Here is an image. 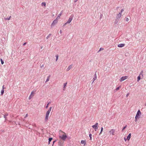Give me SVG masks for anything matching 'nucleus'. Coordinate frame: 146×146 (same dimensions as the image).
Returning <instances> with one entry per match:
<instances>
[{
  "label": "nucleus",
  "mask_w": 146,
  "mask_h": 146,
  "mask_svg": "<svg viewBox=\"0 0 146 146\" xmlns=\"http://www.w3.org/2000/svg\"><path fill=\"white\" fill-rule=\"evenodd\" d=\"M51 109H52V107H50L49 108V109L46 112V116H45V121H47L48 120L49 115V113H50V112L51 111Z\"/></svg>",
  "instance_id": "obj_1"
},
{
  "label": "nucleus",
  "mask_w": 146,
  "mask_h": 146,
  "mask_svg": "<svg viewBox=\"0 0 146 146\" xmlns=\"http://www.w3.org/2000/svg\"><path fill=\"white\" fill-rule=\"evenodd\" d=\"M124 11V10H121L120 12L119 13V14H117L116 16V19H117L118 20L119 19L121 15V13L122 12Z\"/></svg>",
  "instance_id": "obj_2"
},
{
  "label": "nucleus",
  "mask_w": 146,
  "mask_h": 146,
  "mask_svg": "<svg viewBox=\"0 0 146 146\" xmlns=\"http://www.w3.org/2000/svg\"><path fill=\"white\" fill-rule=\"evenodd\" d=\"M67 137V136L65 133H64V134L59 136V138L63 141H65Z\"/></svg>",
  "instance_id": "obj_3"
},
{
  "label": "nucleus",
  "mask_w": 146,
  "mask_h": 146,
  "mask_svg": "<svg viewBox=\"0 0 146 146\" xmlns=\"http://www.w3.org/2000/svg\"><path fill=\"white\" fill-rule=\"evenodd\" d=\"M141 114V113L139 110H138L137 112L135 117V119H138L139 118V116Z\"/></svg>",
  "instance_id": "obj_4"
},
{
  "label": "nucleus",
  "mask_w": 146,
  "mask_h": 146,
  "mask_svg": "<svg viewBox=\"0 0 146 146\" xmlns=\"http://www.w3.org/2000/svg\"><path fill=\"white\" fill-rule=\"evenodd\" d=\"M98 123H97L95 125L92 126V127L94 129L95 131H96L97 129L98 128Z\"/></svg>",
  "instance_id": "obj_5"
},
{
  "label": "nucleus",
  "mask_w": 146,
  "mask_h": 146,
  "mask_svg": "<svg viewBox=\"0 0 146 146\" xmlns=\"http://www.w3.org/2000/svg\"><path fill=\"white\" fill-rule=\"evenodd\" d=\"M73 16L71 15L69 18L68 21L67 22V23H70L73 19Z\"/></svg>",
  "instance_id": "obj_6"
},
{
  "label": "nucleus",
  "mask_w": 146,
  "mask_h": 146,
  "mask_svg": "<svg viewBox=\"0 0 146 146\" xmlns=\"http://www.w3.org/2000/svg\"><path fill=\"white\" fill-rule=\"evenodd\" d=\"M128 77L127 76H123L120 79V81L122 82L125 80L127 79V78Z\"/></svg>",
  "instance_id": "obj_7"
},
{
  "label": "nucleus",
  "mask_w": 146,
  "mask_h": 146,
  "mask_svg": "<svg viewBox=\"0 0 146 146\" xmlns=\"http://www.w3.org/2000/svg\"><path fill=\"white\" fill-rule=\"evenodd\" d=\"M115 130L114 129H111L110 131L109 132V133L110 135H114V133L115 132Z\"/></svg>",
  "instance_id": "obj_8"
},
{
  "label": "nucleus",
  "mask_w": 146,
  "mask_h": 146,
  "mask_svg": "<svg viewBox=\"0 0 146 146\" xmlns=\"http://www.w3.org/2000/svg\"><path fill=\"white\" fill-rule=\"evenodd\" d=\"M57 22L58 21L56 20V19H54L51 24V26H54L57 23Z\"/></svg>",
  "instance_id": "obj_9"
},
{
  "label": "nucleus",
  "mask_w": 146,
  "mask_h": 146,
  "mask_svg": "<svg viewBox=\"0 0 146 146\" xmlns=\"http://www.w3.org/2000/svg\"><path fill=\"white\" fill-rule=\"evenodd\" d=\"M72 64L70 65L67 68V69L66 70L67 71H69L72 68Z\"/></svg>",
  "instance_id": "obj_10"
},
{
  "label": "nucleus",
  "mask_w": 146,
  "mask_h": 146,
  "mask_svg": "<svg viewBox=\"0 0 146 146\" xmlns=\"http://www.w3.org/2000/svg\"><path fill=\"white\" fill-rule=\"evenodd\" d=\"M125 46V44H119L118 45V47H123Z\"/></svg>",
  "instance_id": "obj_11"
},
{
  "label": "nucleus",
  "mask_w": 146,
  "mask_h": 146,
  "mask_svg": "<svg viewBox=\"0 0 146 146\" xmlns=\"http://www.w3.org/2000/svg\"><path fill=\"white\" fill-rule=\"evenodd\" d=\"M63 142L61 141H60L58 142V145L60 146H62L63 145Z\"/></svg>",
  "instance_id": "obj_12"
},
{
  "label": "nucleus",
  "mask_w": 146,
  "mask_h": 146,
  "mask_svg": "<svg viewBox=\"0 0 146 146\" xmlns=\"http://www.w3.org/2000/svg\"><path fill=\"white\" fill-rule=\"evenodd\" d=\"M131 136V133H130L128 135V136L127 137V139L128 140H129Z\"/></svg>",
  "instance_id": "obj_13"
},
{
  "label": "nucleus",
  "mask_w": 146,
  "mask_h": 146,
  "mask_svg": "<svg viewBox=\"0 0 146 146\" xmlns=\"http://www.w3.org/2000/svg\"><path fill=\"white\" fill-rule=\"evenodd\" d=\"M86 142V141L82 140L81 142V143L82 144H84V145H85Z\"/></svg>",
  "instance_id": "obj_14"
},
{
  "label": "nucleus",
  "mask_w": 146,
  "mask_h": 146,
  "mask_svg": "<svg viewBox=\"0 0 146 146\" xmlns=\"http://www.w3.org/2000/svg\"><path fill=\"white\" fill-rule=\"evenodd\" d=\"M8 115V114L7 113H5L4 115V117L5 119V120H6V117Z\"/></svg>",
  "instance_id": "obj_15"
},
{
  "label": "nucleus",
  "mask_w": 146,
  "mask_h": 146,
  "mask_svg": "<svg viewBox=\"0 0 146 146\" xmlns=\"http://www.w3.org/2000/svg\"><path fill=\"white\" fill-rule=\"evenodd\" d=\"M52 137L49 138L48 139V144H49L50 143V141H52Z\"/></svg>",
  "instance_id": "obj_16"
},
{
  "label": "nucleus",
  "mask_w": 146,
  "mask_h": 146,
  "mask_svg": "<svg viewBox=\"0 0 146 146\" xmlns=\"http://www.w3.org/2000/svg\"><path fill=\"white\" fill-rule=\"evenodd\" d=\"M50 77V75H49L47 77V79L46 80V82H46L49 81Z\"/></svg>",
  "instance_id": "obj_17"
},
{
  "label": "nucleus",
  "mask_w": 146,
  "mask_h": 146,
  "mask_svg": "<svg viewBox=\"0 0 146 146\" xmlns=\"http://www.w3.org/2000/svg\"><path fill=\"white\" fill-rule=\"evenodd\" d=\"M11 17L10 16V17H7L6 18H5L4 19L5 20H10V19Z\"/></svg>",
  "instance_id": "obj_18"
},
{
  "label": "nucleus",
  "mask_w": 146,
  "mask_h": 146,
  "mask_svg": "<svg viewBox=\"0 0 146 146\" xmlns=\"http://www.w3.org/2000/svg\"><path fill=\"white\" fill-rule=\"evenodd\" d=\"M4 90L2 89L1 91V95H3L4 92Z\"/></svg>",
  "instance_id": "obj_19"
},
{
  "label": "nucleus",
  "mask_w": 146,
  "mask_h": 146,
  "mask_svg": "<svg viewBox=\"0 0 146 146\" xmlns=\"http://www.w3.org/2000/svg\"><path fill=\"white\" fill-rule=\"evenodd\" d=\"M46 5V3L45 2H42L41 4V5L42 6H45Z\"/></svg>",
  "instance_id": "obj_20"
},
{
  "label": "nucleus",
  "mask_w": 146,
  "mask_h": 146,
  "mask_svg": "<svg viewBox=\"0 0 146 146\" xmlns=\"http://www.w3.org/2000/svg\"><path fill=\"white\" fill-rule=\"evenodd\" d=\"M0 60H1V64H3L4 62L3 61V60L2 59V58L0 59Z\"/></svg>",
  "instance_id": "obj_21"
},
{
  "label": "nucleus",
  "mask_w": 146,
  "mask_h": 146,
  "mask_svg": "<svg viewBox=\"0 0 146 146\" xmlns=\"http://www.w3.org/2000/svg\"><path fill=\"white\" fill-rule=\"evenodd\" d=\"M120 88H121V86H119V87H117V88H116V89H115L116 90V91L118 90Z\"/></svg>",
  "instance_id": "obj_22"
},
{
  "label": "nucleus",
  "mask_w": 146,
  "mask_h": 146,
  "mask_svg": "<svg viewBox=\"0 0 146 146\" xmlns=\"http://www.w3.org/2000/svg\"><path fill=\"white\" fill-rule=\"evenodd\" d=\"M62 11L58 15V16H59V17H60V16L62 14Z\"/></svg>",
  "instance_id": "obj_23"
},
{
  "label": "nucleus",
  "mask_w": 146,
  "mask_h": 146,
  "mask_svg": "<svg viewBox=\"0 0 146 146\" xmlns=\"http://www.w3.org/2000/svg\"><path fill=\"white\" fill-rule=\"evenodd\" d=\"M89 136L90 137V140H92V135L91 134H90Z\"/></svg>",
  "instance_id": "obj_24"
},
{
  "label": "nucleus",
  "mask_w": 146,
  "mask_h": 146,
  "mask_svg": "<svg viewBox=\"0 0 146 146\" xmlns=\"http://www.w3.org/2000/svg\"><path fill=\"white\" fill-rule=\"evenodd\" d=\"M118 20L117 19H116L115 20L114 22V23L115 24H117L118 22Z\"/></svg>",
  "instance_id": "obj_25"
},
{
  "label": "nucleus",
  "mask_w": 146,
  "mask_h": 146,
  "mask_svg": "<svg viewBox=\"0 0 146 146\" xmlns=\"http://www.w3.org/2000/svg\"><path fill=\"white\" fill-rule=\"evenodd\" d=\"M137 82H138L140 80V77L139 76H138L137 77Z\"/></svg>",
  "instance_id": "obj_26"
},
{
  "label": "nucleus",
  "mask_w": 146,
  "mask_h": 146,
  "mask_svg": "<svg viewBox=\"0 0 146 146\" xmlns=\"http://www.w3.org/2000/svg\"><path fill=\"white\" fill-rule=\"evenodd\" d=\"M56 61H57V60H58V55H56Z\"/></svg>",
  "instance_id": "obj_27"
},
{
  "label": "nucleus",
  "mask_w": 146,
  "mask_h": 146,
  "mask_svg": "<svg viewBox=\"0 0 146 146\" xmlns=\"http://www.w3.org/2000/svg\"><path fill=\"white\" fill-rule=\"evenodd\" d=\"M51 35V34H50L46 37V38L47 39H48L49 38V37H50V36Z\"/></svg>",
  "instance_id": "obj_28"
},
{
  "label": "nucleus",
  "mask_w": 146,
  "mask_h": 146,
  "mask_svg": "<svg viewBox=\"0 0 146 146\" xmlns=\"http://www.w3.org/2000/svg\"><path fill=\"white\" fill-rule=\"evenodd\" d=\"M97 79V77H94V78L93 79V80H94L93 81V82H92V83H93L94 82V81L96 80V79Z\"/></svg>",
  "instance_id": "obj_29"
},
{
  "label": "nucleus",
  "mask_w": 146,
  "mask_h": 146,
  "mask_svg": "<svg viewBox=\"0 0 146 146\" xmlns=\"http://www.w3.org/2000/svg\"><path fill=\"white\" fill-rule=\"evenodd\" d=\"M127 127V125H126V126H125V127H124L122 129V131H123V130H124V129H125V128H126V127Z\"/></svg>",
  "instance_id": "obj_30"
},
{
  "label": "nucleus",
  "mask_w": 146,
  "mask_h": 146,
  "mask_svg": "<svg viewBox=\"0 0 146 146\" xmlns=\"http://www.w3.org/2000/svg\"><path fill=\"white\" fill-rule=\"evenodd\" d=\"M103 128L102 127H101V131L100 133V134L102 132V131L103 130Z\"/></svg>",
  "instance_id": "obj_31"
},
{
  "label": "nucleus",
  "mask_w": 146,
  "mask_h": 146,
  "mask_svg": "<svg viewBox=\"0 0 146 146\" xmlns=\"http://www.w3.org/2000/svg\"><path fill=\"white\" fill-rule=\"evenodd\" d=\"M33 97V96H31V95H30V96H29V100H30Z\"/></svg>",
  "instance_id": "obj_32"
},
{
  "label": "nucleus",
  "mask_w": 146,
  "mask_h": 146,
  "mask_svg": "<svg viewBox=\"0 0 146 146\" xmlns=\"http://www.w3.org/2000/svg\"><path fill=\"white\" fill-rule=\"evenodd\" d=\"M67 84V82L64 83V87H65L66 86Z\"/></svg>",
  "instance_id": "obj_33"
},
{
  "label": "nucleus",
  "mask_w": 146,
  "mask_h": 146,
  "mask_svg": "<svg viewBox=\"0 0 146 146\" xmlns=\"http://www.w3.org/2000/svg\"><path fill=\"white\" fill-rule=\"evenodd\" d=\"M50 103V102H49V103H48V104H47V105H46V108H48V105Z\"/></svg>",
  "instance_id": "obj_34"
},
{
  "label": "nucleus",
  "mask_w": 146,
  "mask_h": 146,
  "mask_svg": "<svg viewBox=\"0 0 146 146\" xmlns=\"http://www.w3.org/2000/svg\"><path fill=\"white\" fill-rule=\"evenodd\" d=\"M104 50V48H100L99 50L98 51V52H99L101 50Z\"/></svg>",
  "instance_id": "obj_35"
},
{
  "label": "nucleus",
  "mask_w": 146,
  "mask_h": 146,
  "mask_svg": "<svg viewBox=\"0 0 146 146\" xmlns=\"http://www.w3.org/2000/svg\"><path fill=\"white\" fill-rule=\"evenodd\" d=\"M60 17H59V16H57L56 17V18L55 19H56V20L58 21V19H59Z\"/></svg>",
  "instance_id": "obj_36"
},
{
  "label": "nucleus",
  "mask_w": 146,
  "mask_h": 146,
  "mask_svg": "<svg viewBox=\"0 0 146 146\" xmlns=\"http://www.w3.org/2000/svg\"><path fill=\"white\" fill-rule=\"evenodd\" d=\"M34 94V93L33 92V91L32 92H31V95H31V96H33V94Z\"/></svg>",
  "instance_id": "obj_37"
},
{
  "label": "nucleus",
  "mask_w": 146,
  "mask_h": 146,
  "mask_svg": "<svg viewBox=\"0 0 146 146\" xmlns=\"http://www.w3.org/2000/svg\"><path fill=\"white\" fill-rule=\"evenodd\" d=\"M68 23H67V22L65 23L64 25H63V27H65V25L67 24Z\"/></svg>",
  "instance_id": "obj_38"
},
{
  "label": "nucleus",
  "mask_w": 146,
  "mask_h": 146,
  "mask_svg": "<svg viewBox=\"0 0 146 146\" xmlns=\"http://www.w3.org/2000/svg\"><path fill=\"white\" fill-rule=\"evenodd\" d=\"M5 88V87H4V85H3L2 87V89L4 90Z\"/></svg>",
  "instance_id": "obj_39"
},
{
  "label": "nucleus",
  "mask_w": 146,
  "mask_h": 146,
  "mask_svg": "<svg viewBox=\"0 0 146 146\" xmlns=\"http://www.w3.org/2000/svg\"><path fill=\"white\" fill-rule=\"evenodd\" d=\"M126 21H129V19H128V18H126Z\"/></svg>",
  "instance_id": "obj_40"
},
{
  "label": "nucleus",
  "mask_w": 146,
  "mask_h": 146,
  "mask_svg": "<svg viewBox=\"0 0 146 146\" xmlns=\"http://www.w3.org/2000/svg\"><path fill=\"white\" fill-rule=\"evenodd\" d=\"M96 72L95 73V74L94 75V77H97V76H96Z\"/></svg>",
  "instance_id": "obj_41"
},
{
  "label": "nucleus",
  "mask_w": 146,
  "mask_h": 146,
  "mask_svg": "<svg viewBox=\"0 0 146 146\" xmlns=\"http://www.w3.org/2000/svg\"><path fill=\"white\" fill-rule=\"evenodd\" d=\"M129 93H127L126 95V97H127V96L129 95Z\"/></svg>",
  "instance_id": "obj_42"
},
{
  "label": "nucleus",
  "mask_w": 146,
  "mask_h": 146,
  "mask_svg": "<svg viewBox=\"0 0 146 146\" xmlns=\"http://www.w3.org/2000/svg\"><path fill=\"white\" fill-rule=\"evenodd\" d=\"M27 116H28V114H27L26 115H25V118H26L27 117Z\"/></svg>",
  "instance_id": "obj_43"
},
{
  "label": "nucleus",
  "mask_w": 146,
  "mask_h": 146,
  "mask_svg": "<svg viewBox=\"0 0 146 146\" xmlns=\"http://www.w3.org/2000/svg\"><path fill=\"white\" fill-rule=\"evenodd\" d=\"M62 33V31L61 30H60V34H61Z\"/></svg>",
  "instance_id": "obj_44"
},
{
  "label": "nucleus",
  "mask_w": 146,
  "mask_h": 146,
  "mask_svg": "<svg viewBox=\"0 0 146 146\" xmlns=\"http://www.w3.org/2000/svg\"><path fill=\"white\" fill-rule=\"evenodd\" d=\"M44 67V65L43 64H42L41 66V68H43Z\"/></svg>",
  "instance_id": "obj_45"
},
{
  "label": "nucleus",
  "mask_w": 146,
  "mask_h": 146,
  "mask_svg": "<svg viewBox=\"0 0 146 146\" xmlns=\"http://www.w3.org/2000/svg\"><path fill=\"white\" fill-rule=\"evenodd\" d=\"M26 43H26V42L24 43L23 44V45L24 46V45H25L26 44Z\"/></svg>",
  "instance_id": "obj_46"
},
{
  "label": "nucleus",
  "mask_w": 146,
  "mask_h": 146,
  "mask_svg": "<svg viewBox=\"0 0 146 146\" xmlns=\"http://www.w3.org/2000/svg\"><path fill=\"white\" fill-rule=\"evenodd\" d=\"M124 139L125 141H126L127 140V139H126V138L125 137H124Z\"/></svg>",
  "instance_id": "obj_47"
},
{
  "label": "nucleus",
  "mask_w": 146,
  "mask_h": 146,
  "mask_svg": "<svg viewBox=\"0 0 146 146\" xmlns=\"http://www.w3.org/2000/svg\"><path fill=\"white\" fill-rule=\"evenodd\" d=\"M63 90H65V89L66 88H65V87H64H64H63Z\"/></svg>",
  "instance_id": "obj_48"
},
{
  "label": "nucleus",
  "mask_w": 146,
  "mask_h": 146,
  "mask_svg": "<svg viewBox=\"0 0 146 146\" xmlns=\"http://www.w3.org/2000/svg\"><path fill=\"white\" fill-rule=\"evenodd\" d=\"M78 0H74V2H76Z\"/></svg>",
  "instance_id": "obj_49"
},
{
  "label": "nucleus",
  "mask_w": 146,
  "mask_h": 146,
  "mask_svg": "<svg viewBox=\"0 0 146 146\" xmlns=\"http://www.w3.org/2000/svg\"><path fill=\"white\" fill-rule=\"evenodd\" d=\"M56 141L55 140V141H53V144H54V143L56 142Z\"/></svg>",
  "instance_id": "obj_50"
},
{
  "label": "nucleus",
  "mask_w": 146,
  "mask_h": 146,
  "mask_svg": "<svg viewBox=\"0 0 146 146\" xmlns=\"http://www.w3.org/2000/svg\"><path fill=\"white\" fill-rule=\"evenodd\" d=\"M54 15H54V14H52V17H54Z\"/></svg>",
  "instance_id": "obj_51"
},
{
  "label": "nucleus",
  "mask_w": 146,
  "mask_h": 146,
  "mask_svg": "<svg viewBox=\"0 0 146 146\" xmlns=\"http://www.w3.org/2000/svg\"><path fill=\"white\" fill-rule=\"evenodd\" d=\"M135 119V121L136 122V121H137V119Z\"/></svg>",
  "instance_id": "obj_52"
},
{
  "label": "nucleus",
  "mask_w": 146,
  "mask_h": 146,
  "mask_svg": "<svg viewBox=\"0 0 146 146\" xmlns=\"http://www.w3.org/2000/svg\"><path fill=\"white\" fill-rule=\"evenodd\" d=\"M57 14H58V13H57V12H56V14H55V15H57Z\"/></svg>",
  "instance_id": "obj_53"
},
{
  "label": "nucleus",
  "mask_w": 146,
  "mask_h": 146,
  "mask_svg": "<svg viewBox=\"0 0 146 146\" xmlns=\"http://www.w3.org/2000/svg\"><path fill=\"white\" fill-rule=\"evenodd\" d=\"M102 15H101V16H100V17H102Z\"/></svg>",
  "instance_id": "obj_54"
},
{
  "label": "nucleus",
  "mask_w": 146,
  "mask_h": 146,
  "mask_svg": "<svg viewBox=\"0 0 146 146\" xmlns=\"http://www.w3.org/2000/svg\"><path fill=\"white\" fill-rule=\"evenodd\" d=\"M145 105L146 106V103L145 104Z\"/></svg>",
  "instance_id": "obj_55"
},
{
  "label": "nucleus",
  "mask_w": 146,
  "mask_h": 146,
  "mask_svg": "<svg viewBox=\"0 0 146 146\" xmlns=\"http://www.w3.org/2000/svg\"><path fill=\"white\" fill-rule=\"evenodd\" d=\"M52 146H53V145Z\"/></svg>",
  "instance_id": "obj_56"
}]
</instances>
